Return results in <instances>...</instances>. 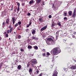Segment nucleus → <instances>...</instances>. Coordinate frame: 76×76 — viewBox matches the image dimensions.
<instances>
[{
	"label": "nucleus",
	"instance_id": "obj_1",
	"mask_svg": "<svg viewBox=\"0 0 76 76\" xmlns=\"http://www.w3.org/2000/svg\"><path fill=\"white\" fill-rule=\"evenodd\" d=\"M52 51L53 52V54L56 56L60 53L61 52V50H59V49L58 48H55L53 49Z\"/></svg>",
	"mask_w": 76,
	"mask_h": 76
},
{
	"label": "nucleus",
	"instance_id": "obj_2",
	"mask_svg": "<svg viewBox=\"0 0 76 76\" xmlns=\"http://www.w3.org/2000/svg\"><path fill=\"white\" fill-rule=\"evenodd\" d=\"M37 63V61L36 59L34 58V59H32L31 61V66H33L34 64H36Z\"/></svg>",
	"mask_w": 76,
	"mask_h": 76
},
{
	"label": "nucleus",
	"instance_id": "obj_3",
	"mask_svg": "<svg viewBox=\"0 0 76 76\" xmlns=\"http://www.w3.org/2000/svg\"><path fill=\"white\" fill-rule=\"evenodd\" d=\"M58 72L56 70L54 71L53 74V76H57Z\"/></svg>",
	"mask_w": 76,
	"mask_h": 76
},
{
	"label": "nucleus",
	"instance_id": "obj_4",
	"mask_svg": "<svg viewBox=\"0 0 76 76\" xmlns=\"http://www.w3.org/2000/svg\"><path fill=\"white\" fill-rule=\"evenodd\" d=\"M47 28V26H45L43 27V28H41L40 29V31H44V30H45Z\"/></svg>",
	"mask_w": 76,
	"mask_h": 76
},
{
	"label": "nucleus",
	"instance_id": "obj_5",
	"mask_svg": "<svg viewBox=\"0 0 76 76\" xmlns=\"http://www.w3.org/2000/svg\"><path fill=\"white\" fill-rule=\"evenodd\" d=\"M10 20L9 19H7L6 21L5 24H7V25L10 24Z\"/></svg>",
	"mask_w": 76,
	"mask_h": 76
},
{
	"label": "nucleus",
	"instance_id": "obj_6",
	"mask_svg": "<svg viewBox=\"0 0 76 76\" xmlns=\"http://www.w3.org/2000/svg\"><path fill=\"white\" fill-rule=\"evenodd\" d=\"M47 41H52V42H54V40L52 39V38H48V39H47Z\"/></svg>",
	"mask_w": 76,
	"mask_h": 76
},
{
	"label": "nucleus",
	"instance_id": "obj_7",
	"mask_svg": "<svg viewBox=\"0 0 76 76\" xmlns=\"http://www.w3.org/2000/svg\"><path fill=\"white\" fill-rule=\"evenodd\" d=\"M12 20L13 23V24H14L15 22V17H13L12 18Z\"/></svg>",
	"mask_w": 76,
	"mask_h": 76
},
{
	"label": "nucleus",
	"instance_id": "obj_8",
	"mask_svg": "<svg viewBox=\"0 0 76 76\" xmlns=\"http://www.w3.org/2000/svg\"><path fill=\"white\" fill-rule=\"evenodd\" d=\"M75 10H74V12L73 13L72 15V17L73 18H75Z\"/></svg>",
	"mask_w": 76,
	"mask_h": 76
},
{
	"label": "nucleus",
	"instance_id": "obj_9",
	"mask_svg": "<svg viewBox=\"0 0 76 76\" xmlns=\"http://www.w3.org/2000/svg\"><path fill=\"white\" fill-rule=\"evenodd\" d=\"M31 61H30L29 62H28V64H27V66L26 67H27L28 68H29V66L30 64H31Z\"/></svg>",
	"mask_w": 76,
	"mask_h": 76
},
{
	"label": "nucleus",
	"instance_id": "obj_10",
	"mask_svg": "<svg viewBox=\"0 0 76 76\" xmlns=\"http://www.w3.org/2000/svg\"><path fill=\"white\" fill-rule=\"evenodd\" d=\"M71 69H76V66H72L71 67Z\"/></svg>",
	"mask_w": 76,
	"mask_h": 76
},
{
	"label": "nucleus",
	"instance_id": "obj_11",
	"mask_svg": "<svg viewBox=\"0 0 76 76\" xmlns=\"http://www.w3.org/2000/svg\"><path fill=\"white\" fill-rule=\"evenodd\" d=\"M32 69L31 68H30L29 69V72L30 75H31L32 72Z\"/></svg>",
	"mask_w": 76,
	"mask_h": 76
},
{
	"label": "nucleus",
	"instance_id": "obj_12",
	"mask_svg": "<svg viewBox=\"0 0 76 76\" xmlns=\"http://www.w3.org/2000/svg\"><path fill=\"white\" fill-rule=\"evenodd\" d=\"M37 4H39L41 1V0H36Z\"/></svg>",
	"mask_w": 76,
	"mask_h": 76
},
{
	"label": "nucleus",
	"instance_id": "obj_13",
	"mask_svg": "<svg viewBox=\"0 0 76 76\" xmlns=\"http://www.w3.org/2000/svg\"><path fill=\"white\" fill-rule=\"evenodd\" d=\"M34 1L33 0H31L30 1H29V4H30V5H32V4H33L34 3Z\"/></svg>",
	"mask_w": 76,
	"mask_h": 76
},
{
	"label": "nucleus",
	"instance_id": "obj_14",
	"mask_svg": "<svg viewBox=\"0 0 76 76\" xmlns=\"http://www.w3.org/2000/svg\"><path fill=\"white\" fill-rule=\"evenodd\" d=\"M22 67V66L21 65H19L18 66V69H20Z\"/></svg>",
	"mask_w": 76,
	"mask_h": 76
},
{
	"label": "nucleus",
	"instance_id": "obj_15",
	"mask_svg": "<svg viewBox=\"0 0 76 76\" xmlns=\"http://www.w3.org/2000/svg\"><path fill=\"white\" fill-rule=\"evenodd\" d=\"M35 49V50H38V47L37 45H35L33 47Z\"/></svg>",
	"mask_w": 76,
	"mask_h": 76
},
{
	"label": "nucleus",
	"instance_id": "obj_16",
	"mask_svg": "<svg viewBox=\"0 0 76 76\" xmlns=\"http://www.w3.org/2000/svg\"><path fill=\"white\" fill-rule=\"evenodd\" d=\"M72 11H69L68 12L70 16H71L72 15Z\"/></svg>",
	"mask_w": 76,
	"mask_h": 76
},
{
	"label": "nucleus",
	"instance_id": "obj_17",
	"mask_svg": "<svg viewBox=\"0 0 76 76\" xmlns=\"http://www.w3.org/2000/svg\"><path fill=\"white\" fill-rule=\"evenodd\" d=\"M39 21L40 22L42 23L43 22V19L41 18H39Z\"/></svg>",
	"mask_w": 76,
	"mask_h": 76
},
{
	"label": "nucleus",
	"instance_id": "obj_18",
	"mask_svg": "<svg viewBox=\"0 0 76 76\" xmlns=\"http://www.w3.org/2000/svg\"><path fill=\"white\" fill-rule=\"evenodd\" d=\"M12 30H13V27H12V28L11 27V28H10V33H11V32L12 31Z\"/></svg>",
	"mask_w": 76,
	"mask_h": 76
},
{
	"label": "nucleus",
	"instance_id": "obj_19",
	"mask_svg": "<svg viewBox=\"0 0 76 76\" xmlns=\"http://www.w3.org/2000/svg\"><path fill=\"white\" fill-rule=\"evenodd\" d=\"M72 50V48H69L68 49V50L69 52H71Z\"/></svg>",
	"mask_w": 76,
	"mask_h": 76
},
{
	"label": "nucleus",
	"instance_id": "obj_20",
	"mask_svg": "<svg viewBox=\"0 0 76 76\" xmlns=\"http://www.w3.org/2000/svg\"><path fill=\"white\" fill-rule=\"evenodd\" d=\"M35 33H36V31L35 30H33V31H32V34H35Z\"/></svg>",
	"mask_w": 76,
	"mask_h": 76
},
{
	"label": "nucleus",
	"instance_id": "obj_21",
	"mask_svg": "<svg viewBox=\"0 0 76 76\" xmlns=\"http://www.w3.org/2000/svg\"><path fill=\"white\" fill-rule=\"evenodd\" d=\"M5 23L4 22H3L2 23V27L4 28V27H5Z\"/></svg>",
	"mask_w": 76,
	"mask_h": 76
},
{
	"label": "nucleus",
	"instance_id": "obj_22",
	"mask_svg": "<svg viewBox=\"0 0 76 76\" xmlns=\"http://www.w3.org/2000/svg\"><path fill=\"white\" fill-rule=\"evenodd\" d=\"M46 55L47 56H49L50 55V54L49 52H47L46 53Z\"/></svg>",
	"mask_w": 76,
	"mask_h": 76
},
{
	"label": "nucleus",
	"instance_id": "obj_23",
	"mask_svg": "<svg viewBox=\"0 0 76 76\" xmlns=\"http://www.w3.org/2000/svg\"><path fill=\"white\" fill-rule=\"evenodd\" d=\"M18 25H20L22 24V22H21V21H19L18 22Z\"/></svg>",
	"mask_w": 76,
	"mask_h": 76
},
{
	"label": "nucleus",
	"instance_id": "obj_24",
	"mask_svg": "<svg viewBox=\"0 0 76 76\" xmlns=\"http://www.w3.org/2000/svg\"><path fill=\"white\" fill-rule=\"evenodd\" d=\"M42 56H46V53H42Z\"/></svg>",
	"mask_w": 76,
	"mask_h": 76
},
{
	"label": "nucleus",
	"instance_id": "obj_25",
	"mask_svg": "<svg viewBox=\"0 0 76 76\" xmlns=\"http://www.w3.org/2000/svg\"><path fill=\"white\" fill-rule=\"evenodd\" d=\"M28 48H32V46H31V45H28Z\"/></svg>",
	"mask_w": 76,
	"mask_h": 76
},
{
	"label": "nucleus",
	"instance_id": "obj_26",
	"mask_svg": "<svg viewBox=\"0 0 76 76\" xmlns=\"http://www.w3.org/2000/svg\"><path fill=\"white\" fill-rule=\"evenodd\" d=\"M21 35H19L18 36V39H21Z\"/></svg>",
	"mask_w": 76,
	"mask_h": 76
},
{
	"label": "nucleus",
	"instance_id": "obj_27",
	"mask_svg": "<svg viewBox=\"0 0 76 76\" xmlns=\"http://www.w3.org/2000/svg\"><path fill=\"white\" fill-rule=\"evenodd\" d=\"M5 37L6 38H8L9 37V35L8 34H7V33H6V34H5Z\"/></svg>",
	"mask_w": 76,
	"mask_h": 76
},
{
	"label": "nucleus",
	"instance_id": "obj_28",
	"mask_svg": "<svg viewBox=\"0 0 76 76\" xmlns=\"http://www.w3.org/2000/svg\"><path fill=\"white\" fill-rule=\"evenodd\" d=\"M52 8H56V7L54 6V4H53L52 5Z\"/></svg>",
	"mask_w": 76,
	"mask_h": 76
},
{
	"label": "nucleus",
	"instance_id": "obj_29",
	"mask_svg": "<svg viewBox=\"0 0 76 76\" xmlns=\"http://www.w3.org/2000/svg\"><path fill=\"white\" fill-rule=\"evenodd\" d=\"M64 20H66L67 19V17H64Z\"/></svg>",
	"mask_w": 76,
	"mask_h": 76
},
{
	"label": "nucleus",
	"instance_id": "obj_30",
	"mask_svg": "<svg viewBox=\"0 0 76 76\" xmlns=\"http://www.w3.org/2000/svg\"><path fill=\"white\" fill-rule=\"evenodd\" d=\"M17 5H18V7H20V4L18 2V3L17 4Z\"/></svg>",
	"mask_w": 76,
	"mask_h": 76
},
{
	"label": "nucleus",
	"instance_id": "obj_31",
	"mask_svg": "<svg viewBox=\"0 0 76 76\" xmlns=\"http://www.w3.org/2000/svg\"><path fill=\"white\" fill-rule=\"evenodd\" d=\"M57 25H58L59 26H61V24H60V23H57Z\"/></svg>",
	"mask_w": 76,
	"mask_h": 76
},
{
	"label": "nucleus",
	"instance_id": "obj_32",
	"mask_svg": "<svg viewBox=\"0 0 76 76\" xmlns=\"http://www.w3.org/2000/svg\"><path fill=\"white\" fill-rule=\"evenodd\" d=\"M2 63H0V69H1V67L2 65Z\"/></svg>",
	"mask_w": 76,
	"mask_h": 76
},
{
	"label": "nucleus",
	"instance_id": "obj_33",
	"mask_svg": "<svg viewBox=\"0 0 76 76\" xmlns=\"http://www.w3.org/2000/svg\"><path fill=\"white\" fill-rule=\"evenodd\" d=\"M36 72L37 73H39V70H38V69L36 70Z\"/></svg>",
	"mask_w": 76,
	"mask_h": 76
},
{
	"label": "nucleus",
	"instance_id": "obj_34",
	"mask_svg": "<svg viewBox=\"0 0 76 76\" xmlns=\"http://www.w3.org/2000/svg\"><path fill=\"white\" fill-rule=\"evenodd\" d=\"M7 32L8 34H9V33H10V30H7Z\"/></svg>",
	"mask_w": 76,
	"mask_h": 76
},
{
	"label": "nucleus",
	"instance_id": "obj_35",
	"mask_svg": "<svg viewBox=\"0 0 76 76\" xmlns=\"http://www.w3.org/2000/svg\"><path fill=\"white\" fill-rule=\"evenodd\" d=\"M20 10V7H18V8L17 9V11L19 12Z\"/></svg>",
	"mask_w": 76,
	"mask_h": 76
},
{
	"label": "nucleus",
	"instance_id": "obj_36",
	"mask_svg": "<svg viewBox=\"0 0 76 76\" xmlns=\"http://www.w3.org/2000/svg\"><path fill=\"white\" fill-rule=\"evenodd\" d=\"M18 25V23H16V24L15 25V27H17V26Z\"/></svg>",
	"mask_w": 76,
	"mask_h": 76
},
{
	"label": "nucleus",
	"instance_id": "obj_37",
	"mask_svg": "<svg viewBox=\"0 0 76 76\" xmlns=\"http://www.w3.org/2000/svg\"><path fill=\"white\" fill-rule=\"evenodd\" d=\"M50 69H52V68H53V66L52 65H50Z\"/></svg>",
	"mask_w": 76,
	"mask_h": 76
},
{
	"label": "nucleus",
	"instance_id": "obj_38",
	"mask_svg": "<svg viewBox=\"0 0 76 76\" xmlns=\"http://www.w3.org/2000/svg\"><path fill=\"white\" fill-rule=\"evenodd\" d=\"M27 15L28 16H30V15H31V14L30 13H28Z\"/></svg>",
	"mask_w": 76,
	"mask_h": 76
},
{
	"label": "nucleus",
	"instance_id": "obj_39",
	"mask_svg": "<svg viewBox=\"0 0 76 76\" xmlns=\"http://www.w3.org/2000/svg\"><path fill=\"white\" fill-rule=\"evenodd\" d=\"M32 39H35V37H32Z\"/></svg>",
	"mask_w": 76,
	"mask_h": 76
},
{
	"label": "nucleus",
	"instance_id": "obj_40",
	"mask_svg": "<svg viewBox=\"0 0 76 76\" xmlns=\"http://www.w3.org/2000/svg\"><path fill=\"white\" fill-rule=\"evenodd\" d=\"M29 28H27L26 30V32H28V31H29Z\"/></svg>",
	"mask_w": 76,
	"mask_h": 76
},
{
	"label": "nucleus",
	"instance_id": "obj_41",
	"mask_svg": "<svg viewBox=\"0 0 76 76\" xmlns=\"http://www.w3.org/2000/svg\"><path fill=\"white\" fill-rule=\"evenodd\" d=\"M48 17L49 18H52L51 15H49L48 16Z\"/></svg>",
	"mask_w": 76,
	"mask_h": 76
},
{
	"label": "nucleus",
	"instance_id": "obj_42",
	"mask_svg": "<svg viewBox=\"0 0 76 76\" xmlns=\"http://www.w3.org/2000/svg\"><path fill=\"white\" fill-rule=\"evenodd\" d=\"M20 50L21 52H23V48H21Z\"/></svg>",
	"mask_w": 76,
	"mask_h": 76
},
{
	"label": "nucleus",
	"instance_id": "obj_43",
	"mask_svg": "<svg viewBox=\"0 0 76 76\" xmlns=\"http://www.w3.org/2000/svg\"><path fill=\"white\" fill-rule=\"evenodd\" d=\"M42 52H45L46 50L45 49H43V50H42Z\"/></svg>",
	"mask_w": 76,
	"mask_h": 76
},
{
	"label": "nucleus",
	"instance_id": "obj_44",
	"mask_svg": "<svg viewBox=\"0 0 76 76\" xmlns=\"http://www.w3.org/2000/svg\"><path fill=\"white\" fill-rule=\"evenodd\" d=\"M42 73H40V74H39V76H42Z\"/></svg>",
	"mask_w": 76,
	"mask_h": 76
},
{
	"label": "nucleus",
	"instance_id": "obj_45",
	"mask_svg": "<svg viewBox=\"0 0 76 76\" xmlns=\"http://www.w3.org/2000/svg\"><path fill=\"white\" fill-rule=\"evenodd\" d=\"M12 27V26L11 25H10L9 26V28H11V27Z\"/></svg>",
	"mask_w": 76,
	"mask_h": 76
},
{
	"label": "nucleus",
	"instance_id": "obj_46",
	"mask_svg": "<svg viewBox=\"0 0 76 76\" xmlns=\"http://www.w3.org/2000/svg\"><path fill=\"white\" fill-rule=\"evenodd\" d=\"M31 24H32V22H29V26H30L31 25Z\"/></svg>",
	"mask_w": 76,
	"mask_h": 76
},
{
	"label": "nucleus",
	"instance_id": "obj_47",
	"mask_svg": "<svg viewBox=\"0 0 76 76\" xmlns=\"http://www.w3.org/2000/svg\"><path fill=\"white\" fill-rule=\"evenodd\" d=\"M38 39H39L38 38H36V37H35V40H38Z\"/></svg>",
	"mask_w": 76,
	"mask_h": 76
},
{
	"label": "nucleus",
	"instance_id": "obj_48",
	"mask_svg": "<svg viewBox=\"0 0 76 76\" xmlns=\"http://www.w3.org/2000/svg\"><path fill=\"white\" fill-rule=\"evenodd\" d=\"M59 33V32H58V31H57L56 34V35H58V34Z\"/></svg>",
	"mask_w": 76,
	"mask_h": 76
},
{
	"label": "nucleus",
	"instance_id": "obj_49",
	"mask_svg": "<svg viewBox=\"0 0 76 76\" xmlns=\"http://www.w3.org/2000/svg\"><path fill=\"white\" fill-rule=\"evenodd\" d=\"M74 35H76V31H75L73 33Z\"/></svg>",
	"mask_w": 76,
	"mask_h": 76
},
{
	"label": "nucleus",
	"instance_id": "obj_50",
	"mask_svg": "<svg viewBox=\"0 0 76 76\" xmlns=\"http://www.w3.org/2000/svg\"><path fill=\"white\" fill-rule=\"evenodd\" d=\"M14 11H15V13L16 12V9H15L14 10Z\"/></svg>",
	"mask_w": 76,
	"mask_h": 76
},
{
	"label": "nucleus",
	"instance_id": "obj_51",
	"mask_svg": "<svg viewBox=\"0 0 76 76\" xmlns=\"http://www.w3.org/2000/svg\"><path fill=\"white\" fill-rule=\"evenodd\" d=\"M29 27V24L28 25H27V28H28V27Z\"/></svg>",
	"mask_w": 76,
	"mask_h": 76
},
{
	"label": "nucleus",
	"instance_id": "obj_52",
	"mask_svg": "<svg viewBox=\"0 0 76 76\" xmlns=\"http://www.w3.org/2000/svg\"><path fill=\"white\" fill-rule=\"evenodd\" d=\"M64 14H65V16H66V15H67V13H64Z\"/></svg>",
	"mask_w": 76,
	"mask_h": 76
},
{
	"label": "nucleus",
	"instance_id": "obj_53",
	"mask_svg": "<svg viewBox=\"0 0 76 76\" xmlns=\"http://www.w3.org/2000/svg\"><path fill=\"white\" fill-rule=\"evenodd\" d=\"M63 42H66V40H65L64 39Z\"/></svg>",
	"mask_w": 76,
	"mask_h": 76
},
{
	"label": "nucleus",
	"instance_id": "obj_54",
	"mask_svg": "<svg viewBox=\"0 0 76 76\" xmlns=\"http://www.w3.org/2000/svg\"><path fill=\"white\" fill-rule=\"evenodd\" d=\"M72 37L74 38H75V36L73 35V36H72Z\"/></svg>",
	"mask_w": 76,
	"mask_h": 76
},
{
	"label": "nucleus",
	"instance_id": "obj_55",
	"mask_svg": "<svg viewBox=\"0 0 76 76\" xmlns=\"http://www.w3.org/2000/svg\"><path fill=\"white\" fill-rule=\"evenodd\" d=\"M25 5V4L24 3H22V6H24Z\"/></svg>",
	"mask_w": 76,
	"mask_h": 76
},
{
	"label": "nucleus",
	"instance_id": "obj_56",
	"mask_svg": "<svg viewBox=\"0 0 76 76\" xmlns=\"http://www.w3.org/2000/svg\"><path fill=\"white\" fill-rule=\"evenodd\" d=\"M52 26H55V25L54 24H52Z\"/></svg>",
	"mask_w": 76,
	"mask_h": 76
},
{
	"label": "nucleus",
	"instance_id": "obj_57",
	"mask_svg": "<svg viewBox=\"0 0 76 76\" xmlns=\"http://www.w3.org/2000/svg\"><path fill=\"white\" fill-rule=\"evenodd\" d=\"M28 41L29 42H30V41H31V39H28Z\"/></svg>",
	"mask_w": 76,
	"mask_h": 76
},
{
	"label": "nucleus",
	"instance_id": "obj_58",
	"mask_svg": "<svg viewBox=\"0 0 76 76\" xmlns=\"http://www.w3.org/2000/svg\"><path fill=\"white\" fill-rule=\"evenodd\" d=\"M13 5H12V7L11 8L13 9Z\"/></svg>",
	"mask_w": 76,
	"mask_h": 76
},
{
	"label": "nucleus",
	"instance_id": "obj_59",
	"mask_svg": "<svg viewBox=\"0 0 76 76\" xmlns=\"http://www.w3.org/2000/svg\"><path fill=\"white\" fill-rule=\"evenodd\" d=\"M19 27H20V28H21V25H20L19 26Z\"/></svg>",
	"mask_w": 76,
	"mask_h": 76
},
{
	"label": "nucleus",
	"instance_id": "obj_60",
	"mask_svg": "<svg viewBox=\"0 0 76 76\" xmlns=\"http://www.w3.org/2000/svg\"><path fill=\"white\" fill-rule=\"evenodd\" d=\"M15 9H16V10H18V8L17 7H16Z\"/></svg>",
	"mask_w": 76,
	"mask_h": 76
},
{
	"label": "nucleus",
	"instance_id": "obj_61",
	"mask_svg": "<svg viewBox=\"0 0 76 76\" xmlns=\"http://www.w3.org/2000/svg\"><path fill=\"white\" fill-rule=\"evenodd\" d=\"M4 33V34H6V33H7V32H6V31H5Z\"/></svg>",
	"mask_w": 76,
	"mask_h": 76
},
{
	"label": "nucleus",
	"instance_id": "obj_62",
	"mask_svg": "<svg viewBox=\"0 0 76 76\" xmlns=\"http://www.w3.org/2000/svg\"><path fill=\"white\" fill-rule=\"evenodd\" d=\"M63 76H67L66 75H65V74H64V75H63Z\"/></svg>",
	"mask_w": 76,
	"mask_h": 76
},
{
	"label": "nucleus",
	"instance_id": "obj_63",
	"mask_svg": "<svg viewBox=\"0 0 76 76\" xmlns=\"http://www.w3.org/2000/svg\"><path fill=\"white\" fill-rule=\"evenodd\" d=\"M75 12L76 13V8H75Z\"/></svg>",
	"mask_w": 76,
	"mask_h": 76
},
{
	"label": "nucleus",
	"instance_id": "obj_64",
	"mask_svg": "<svg viewBox=\"0 0 76 76\" xmlns=\"http://www.w3.org/2000/svg\"><path fill=\"white\" fill-rule=\"evenodd\" d=\"M16 63H18V61H17V60H16Z\"/></svg>",
	"mask_w": 76,
	"mask_h": 76
}]
</instances>
